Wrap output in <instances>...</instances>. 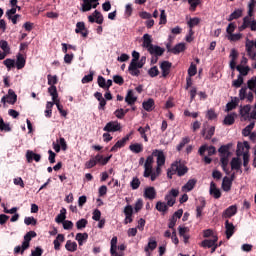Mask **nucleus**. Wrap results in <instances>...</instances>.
I'll use <instances>...</instances> for the list:
<instances>
[{
	"label": "nucleus",
	"instance_id": "obj_1",
	"mask_svg": "<svg viewBox=\"0 0 256 256\" xmlns=\"http://www.w3.org/2000/svg\"><path fill=\"white\" fill-rule=\"evenodd\" d=\"M171 166L173 173L178 177H183L189 172V168L185 164L181 163V161H175Z\"/></svg>",
	"mask_w": 256,
	"mask_h": 256
},
{
	"label": "nucleus",
	"instance_id": "obj_2",
	"mask_svg": "<svg viewBox=\"0 0 256 256\" xmlns=\"http://www.w3.org/2000/svg\"><path fill=\"white\" fill-rule=\"evenodd\" d=\"M131 135H133V132H130L121 140H118L110 149L111 153H117L119 149H122V147H125V145H127V142L131 139Z\"/></svg>",
	"mask_w": 256,
	"mask_h": 256
},
{
	"label": "nucleus",
	"instance_id": "obj_3",
	"mask_svg": "<svg viewBox=\"0 0 256 256\" xmlns=\"http://www.w3.org/2000/svg\"><path fill=\"white\" fill-rule=\"evenodd\" d=\"M99 5V0H83L81 11L82 13H87V11H91V9H97Z\"/></svg>",
	"mask_w": 256,
	"mask_h": 256
},
{
	"label": "nucleus",
	"instance_id": "obj_4",
	"mask_svg": "<svg viewBox=\"0 0 256 256\" xmlns=\"http://www.w3.org/2000/svg\"><path fill=\"white\" fill-rule=\"evenodd\" d=\"M103 131H106V133H117V131H121V124L118 121H110L105 125Z\"/></svg>",
	"mask_w": 256,
	"mask_h": 256
},
{
	"label": "nucleus",
	"instance_id": "obj_5",
	"mask_svg": "<svg viewBox=\"0 0 256 256\" xmlns=\"http://www.w3.org/2000/svg\"><path fill=\"white\" fill-rule=\"evenodd\" d=\"M254 97L253 92L250 91L247 93V86H244L239 90L240 101H245V99H247L248 103H253Z\"/></svg>",
	"mask_w": 256,
	"mask_h": 256
},
{
	"label": "nucleus",
	"instance_id": "obj_6",
	"mask_svg": "<svg viewBox=\"0 0 256 256\" xmlns=\"http://www.w3.org/2000/svg\"><path fill=\"white\" fill-rule=\"evenodd\" d=\"M33 237H37V233L35 231H29L28 233L25 234L24 241L22 242V253H25V251L29 249L31 239Z\"/></svg>",
	"mask_w": 256,
	"mask_h": 256
},
{
	"label": "nucleus",
	"instance_id": "obj_7",
	"mask_svg": "<svg viewBox=\"0 0 256 256\" xmlns=\"http://www.w3.org/2000/svg\"><path fill=\"white\" fill-rule=\"evenodd\" d=\"M123 213L125 215L124 225H129V223H133V206H125Z\"/></svg>",
	"mask_w": 256,
	"mask_h": 256
},
{
	"label": "nucleus",
	"instance_id": "obj_8",
	"mask_svg": "<svg viewBox=\"0 0 256 256\" xmlns=\"http://www.w3.org/2000/svg\"><path fill=\"white\" fill-rule=\"evenodd\" d=\"M205 151H208V157H212V155H215V153H217V149L215 148V146L207 145H202L199 148L198 153L201 157H205Z\"/></svg>",
	"mask_w": 256,
	"mask_h": 256
},
{
	"label": "nucleus",
	"instance_id": "obj_9",
	"mask_svg": "<svg viewBox=\"0 0 256 256\" xmlns=\"http://www.w3.org/2000/svg\"><path fill=\"white\" fill-rule=\"evenodd\" d=\"M152 155L153 157H157L156 163L158 167H163V165H165V154L162 150L156 149L152 152Z\"/></svg>",
	"mask_w": 256,
	"mask_h": 256
},
{
	"label": "nucleus",
	"instance_id": "obj_10",
	"mask_svg": "<svg viewBox=\"0 0 256 256\" xmlns=\"http://www.w3.org/2000/svg\"><path fill=\"white\" fill-rule=\"evenodd\" d=\"M171 67H173V63L169 61H163L160 64V69L162 71V77L165 79L169 73H171Z\"/></svg>",
	"mask_w": 256,
	"mask_h": 256
},
{
	"label": "nucleus",
	"instance_id": "obj_11",
	"mask_svg": "<svg viewBox=\"0 0 256 256\" xmlns=\"http://www.w3.org/2000/svg\"><path fill=\"white\" fill-rule=\"evenodd\" d=\"M110 255L111 256H124L123 252H117V236H114L110 242Z\"/></svg>",
	"mask_w": 256,
	"mask_h": 256
},
{
	"label": "nucleus",
	"instance_id": "obj_12",
	"mask_svg": "<svg viewBox=\"0 0 256 256\" xmlns=\"http://www.w3.org/2000/svg\"><path fill=\"white\" fill-rule=\"evenodd\" d=\"M219 241V237L212 236V239H205L201 242L200 247L213 249V245H215Z\"/></svg>",
	"mask_w": 256,
	"mask_h": 256
},
{
	"label": "nucleus",
	"instance_id": "obj_13",
	"mask_svg": "<svg viewBox=\"0 0 256 256\" xmlns=\"http://www.w3.org/2000/svg\"><path fill=\"white\" fill-rule=\"evenodd\" d=\"M237 215V206L236 205H231L229 206L223 213L222 217L224 219H231V217Z\"/></svg>",
	"mask_w": 256,
	"mask_h": 256
},
{
	"label": "nucleus",
	"instance_id": "obj_14",
	"mask_svg": "<svg viewBox=\"0 0 256 256\" xmlns=\"http://www.w3.org/2000/svg\"><path fill=\"white\" fill-rule=\"evenodd\" d=\"M241 165H243V162H241V158L239 157L232 158L230 162L232 171H239L240 173H243V170H241Z\"/></svg>",
	"mask_w": 256,
	"mask_h": 256
},
{
	"label": "nucleus",
	"instance_id": "obj_15",
	"mask_svg": "<svg viewBox=\"0 0 256 256\" xmlns=\"http://www.w3.org/2000/svg\"><path fill=\"white\" fill-rule=\"evenodd\" d=\"M225 229L226 239H229L230 237H233V235H235V225L229 222V220L225 221Z\"/></svg>",
	"mask_w": 256,
	"mask_h": 256
},
{
	"label": "nucleus",
	"instance_id": "obj_16",
	"mask_svg": "<svg viewBox=\"0 0 256 256\" xmlns=\"http://www.w3.org/2000/svg\"><path fill=\"white\" fill-rule=\"evenodd\" d=\"M138 133H140V137L144 139L145 143H149V137H147L148 131H151V126L147 124L145 127L140 126L137 129Z\"/></svg>",
	"mask_w": 256,
	"mask_h": 256
},
{
	"label": "nucleus",
	"instance_id": "obj_17",
	"mask_svg": "<svg viewBox=\"0 0 256 256\" xmlns=\"http://www.w3.org/2000/svg\"><path fill=\"white\" fill-rule=\"evenodd\" d=\"M144 197L146 199H150V201H153V199H155V197H157V191L155 190V187L150 186V187L145 188Z\"/></svg>",
	"mask_w": 256,
	"mask_h": 256
},
{
	"label": "nucleus",
	"instance_id": "obj_18",
	"mask_svg": "<svg viewBox=\"0 0 256 256\" xmlns=\"http://www.w3.org/2000/svg\"><path fill=\"white\" fill-rule=\"evenodd\" d=\"M210 195H212L214 199H221V190L217 188L215 182L210 183Z\"/></svg>",
	"mask_w": 256,
	"mask_h": 256
},
{
	"label": "nucleus",
	"instance_id": "obj_19",
	"mask_svg": "<svg viewBox=\"0 0 256 256\" xmlns=\"http://www.w3.org/2000/svg\"><path fill=\"white\" fill-rule=\"evenodd\" d=\"M75 33H80L82 37H87V35H89V32L85 28V22H77Z\"/></svg>",
	"mask_w": 256,
	"mask_h": 256
},
{
	"label": "nucleus",
	"instance_id": "obj_20",
	"mask_svg": "<svg viewBox=\"0 0 256 256\" xmlns=\"http://www.w3.org/2000/svg\"><path fill=\"white\" fill-rule=\"evenodd\" d=\"M150 55H155V57H161L163 53H165V49L161 48L160 46H151L148 50Z\"/></svg>",
	"mask_w": 256,
	"mask_h": 256
},
{
	"label": "nucleus",
	"instance_id": "obj_21",
	"mask_svg": "<svg viewBox=\"0 0 256 256\" xmlns=\"http://www.w3.org/2000/svg\"><path fill=\"white\" fill-rule=\"evenodd\" d=\"M26 159L28 163H32L33 160L36 161V163H39V161H41V155L35 154L33 151L28 150L26 153Z\"/></svg>",
	"mask_w": 256,
	"mask_h": 256
},
{
	"label": "nucleus",
	"instance_id": "obj_22",
	"mask_svg": "<svg viewBox=\"0 0 256 256\" xmlns=\"http://www.w3.org/2000/svg\"><path fill=\"white\" fill-rule=\"evenodd\" d=\"M6 99L9 105H15L17 103V94H15V91H13V89L8 90V95H6Z\"/></svg>",
	"mask_w": 256,
	"mask_h": 256
},
{
	"label": "nucleus",
	"instance_id": "obj_23",
	"mask_svg": "<svg viewBox=\"0 0 256 256\" xmlns=\"http://www.w3.org/2000/svg\"><path fill=\"white\" fill-rule=\"evenodd\" d=\"M142 47L147 49V51H149V49H151V47H153V40L151 39V35H149V34L143 35Z\"/></svg>",
	"mask_w": 256,
	"mask_h": 256
},
{
	"label": "nucleus",
	"instance_id": "obj_24",
	"mask_svg": "<svg viewBox=\"0 0 256 256\" xmlns=\"http://www.w3.org/2000/svg\"><path fill=\"white\" fill-rule=\"evenodd\" d=\"M65 242V235L58 234L56 239L53 241L55 251H60L61 243Z\"/></svg>",
	"mask_w": 256,
	"mask_h": 256
},
{
	"label": "nucleus",
	"instance_id": "obj_25",
	"mask_svg": "<svg viewBox=\"0 0 256 256\" xmlns=\"http://www.w3.org/2000/svg\"><path fill=\"white\" fill-rule=\"evenodd\" d=\"M220 163L223 171L226 173V175H229L231 172L229 171L228 165H229V156H221L220 157Z\"/></svg>",
	"mask_w": 256,
	"mask_h": 256
},
{
	"label": "nucleus",
	"instance_id": "obj_26",
	"mask_svg": "<svg viewBox=\"0 0 256 256\" xmlns=\"http://www.w3.org/2000/svg\"><path fill=\"white\" fill-rule=\"evenodd\" d=\"M232 186H233V182L231 181V179H229V177L225 176L222 181L223 191H225L226 193H229V191H231Z\"/></svg>",
	"mask_w": 256,
	"mask_h": 256
},
{
	"label": "nucleus",
	"instance_id": "obj_27",
	"mask_svg": "<svg viewBox=\"0 0 256 256\" xmlns=\"http://www.w3.org/2000/svg\"><path fill=\"white\" fill-rule=\"evenodd\" d=\"M113 157V155H110L108 157H103V155L97 154L94 159L96 161V163H100V165H107L109 163V161H111V158Z\"/></svg>",
	"mask_w": 256,
	"mask_h": 256
},
{
	"label": "nucleus",
	"instance_id": "obj_28",
	"mask_svg": "<svg viewBox=\"0 0 256 256\" xmlns=\"http://www.w3.org/2000/svg\"><path fill=\"white\" fill-rule=\"evenodd\" d=\"M142 107L145 111H153V107H155V100H153V98H149L147 101L142 103Z\"/></svg>",
	"mask_w": 256,
	"mask_h": 256
},
{
	"label": "nucleus",
	"instance_id": "obj_29",
	"mask_svg": "<svg viewBox=\"0 0 256 256\" xmlns=\"http://www.w3.org/2000/svg\"><path fill=\"white\" fill-rule=\"evenodd\" d=\"M236 70L240 73L241 77H247L251 68L249 66L237 65Z\"/></svg>",
	"mask_w": 256,
	"mask_h": 256
},
{
	"label": "nucleus",
	"instance_id": "obj_30",
	"mask_svg": "<svg viewBox=\"0 0 256 256\" xmlns=\"http://www.w3.org/2000/svg\"><path fill=\"white\" fill-rule=\"evenodd\" d=\"M48 93H50L52 101H54V103H57V101H59V93H57V86H50L48 88Z\"/></svg>",
	"mask_w": 256,
	"mask_h": 256
},
{
	"label": "nucleus",
	"instance_id": "obj_31",
	"mask_svg": "<svg viewBox=\"0 0 256 256\" xmlns=\"http://www.w3.org/2000/svg\"><path fill=\"white\" fill-rule=\"evenodd\" d=\"M125 101L128 103V105H135L137 97H135L133 90H128V93L125 97Z\"/></svg>",
	"mask_w": 256,
	"mask_h": 256
},
{
	"label": "nucleus",
	"instance_id": "obj_32",
	"mask_svg": "<svg viewBox=\"0 0 256 256\" xmlns=\"http://www.w3.org/2000/svg\"><path fill=\"white\" fill-rule=\"evenodd\" d=\"M195 185H197V180L196 179H190L183 187V191H193L195 189Z\"/></svg>",
	"mask_w": 256,
	"mask_h": 256
},
{
	"label": "nucleus",
	"instance_id": "obj_33",
	"mask_svg": "<svg viewBox=\"0 0 256 256\" xmlns=\"http://www.w3.org/2000/svg\"><path fill=\"white\" fill-rule=\"evenodd\" d=\"M129 149L132 153H143V144L141 143H134L129 146Z\"/></svg>",
	"mask_w": 256,
	"mask_h": 256
},
{
	"label": "nucleus",
	"instance_id": "obj_34",
	"mask_svg": "<svg viewBox=\"0 0 256 256\" xmlns=\"http://www.w3.org/2000/svg\"><path fill=\"white\" fill-rule=\"evenodd\" d=\"M25 63H27V61L25 60L23 54H18L16 58V68L23 69V67H25Z\"/></svg>",
	"mask_w": 256,
	"mask_h": 256
},
{
	"label": "nucleus",
	"instance_id": "obj_35",
	"mask_svg": "<svg viewBox=\"0 0 256 256\" xmlns=\"http://www.w3.org/2000/svg\"><path fill=\"white\" fill-rule=\"evenodd\" d=\"M229 149H231V145H222L218 149V153L220 154V157H229Z\"/></svg>",
	"mask_w": 256,
	"mask_h": 256
},
{
	"label": "nucleus",
	"instance_id": "obj_36",
	"mask_svg": "<svg viewBox=\"0 0 256 256\" xmlns=\"http://www.w3.org/2000/svg\"><path fill=\"white\" fill-rule=\"evenodd\" d=\"M157 249V241L154 238H150L148 245L144 248V251L148 253V251H155Z\"/></svg>",
	"mask_w": 256,
	"mask_h": 256
},
{
	"label": "nucleus",
	"instance_id": "obj_37",
	"mask_svg": "<svg viewBox=\"0 0 256 256\" xmlns=\"http://www.w3.org/2000/svg\"><path fill=\"white\" fill-rule=\"evenodd\" d=\"M185 49V43H178L172 48V53L173 55H179V53H183Z\"/></svg>",
	"mask_w": 256,
	"mask_h": 256
},
{
	"label": "nucleus",
	"instance_id": "obj_38",
	"mask_svg": "<svg viewBox=\"0 0 256 256\" xmlns=\"http://www.w3.org/2000/svg\"><path fill=\"white\" fill-rule=\"evenodd\" d=\"M237 105H239V98L235 97L231 102L226 104V111H233V109H237Z\"/></svg>",
	"mask_w": 256,
	"mask_h": 256
},
{
	"label": "nucleus",
	"instance_id": "obj_39",
	"mask_svg": "<svg viewBox=\"0 0 256 256\" xmlns=\"http://www.w3.org/2000/svg\"><path fill=\"white\" fill-rule=\"evenodd\" d=\"M128 71L132 77H139L141 75V71L135 67V63L129 64Z\"/></svg>",
	"mask_w": 256,
	"mask_h": 256
},
{
	"label": "nucleus",
	"instance_id": "obj_40",
	"mask_svg": "<svg viewBox=\"0 0 256 256\" xmlns=\"http://www.w3.org/2000/svg\"><path fill=\"white\" fill-rule=\"evenodd\" d=\"M156 209L160 213H167V211H169V206L165 202L158 201L156 203Z\"/></svg>",
	"mask_w": 256,
	"mask_h": 256
},
{
	"label": "nucleus",
	"instance_id": "obj_41",
	"mask_svg": "<svg viewBox=\"0 0 256 256\" xmlns=\"http://www.w3.org/2000/svg\"><path fill=\"white\" fill-rule=\"evenodd\" d=\"M65 249L67 251H70V253H75L77 250V242H72L71 240H68L65 244Z\"/></svg>",
	"mask_w": 256,
	"mask_h": 256
},
{
	"label": "nucleus",
	"instance_id": "obj_42",
	"mask_svg": "<svg viewBox=\"0 0 256 256\" xmlns=\"http://www.w3.org/2000/svg\"><path fill=\"white\" fill-rule=\"evenodd\" d=\"M0 131H5V133H9L11 131V125L9 123H5L3 117L0 116Z\"/></svg>",
	"mask_w": 256,
	"mask_h": 256
},
{
	"label": "nucleus",
	"instance_id": "obj_43",
	"mask_svg": "<svg viewBox=\"0 0 256 256\" xmlns=\"http://www.w3.org/2000/svg\"><path fill=\"white\" fill-rule=\"evenodd\" d=\"M253 129H255V122H251L248 126H246L242 130V135L244 137H249V134L253 131Z\"/></svg>",
	"mask_w": 256,
	"mask_h": 256
},
{
	"label": "nucleus",
	"instance_id": "obj_44",
	"mask_svg": "<svg viewBox=\"0 0 256 256\" xmlns=\"http://www.w3.org/2000/svg\"><path fill=\"white\" fill-rule=\"evenodd\" d=\"M199 23H201V18H198V17L190 18L189 21H187V25L189 29H193V27H197Z\"/></svg>",
	"mask_w": 256,
	"mask_h": 256
},
{
	"label": "nucleus",
	"instance_id": "obj_45",
	"mask_svg": "<svg viewBox=\"0 0 256 256\" xmlns=\"http://www.w3.org/2000/svg\"><path fill=\"white\" fill-rule=\"evenodd\" d=\"M235 117H237V114L235 113L228 114L224 118V125H233V123H235Z\"/></svg>",
	"mask_w": 256,
	"mask_h": 256
},
{
	"label": "nucleus",
	"instance_id": "obj_46",
	"mask_svg": "<svg viewBox=\"0 0 256 256\" xmlns=\"http://www.w3.org/2000/svg\"><path fill=\"white\" fill-rule=\"evenodd\" d=\"M188 143H191V138H189V136L182 138L181 142L176 147L177 151H182L183 147H185V145H188Z\"/></svg>",
	"mask_w": 256,
	"mask_h": 256
},
{
	"label": "nucleus",
	"instance_id": "obj_47",
	"mask_svg": "<svg viewBox=\"0 0 256 256\" xmlns=\"http://www.w3.org/2000/svg\"><path fill=\"white\" fill-rule=\"evenodd\" d=\"M93 17H95L96 23L98 25H103L104 18H103V14H101V12H99L98 10H95L93 12Z\"/></svg>",
	"mask_w": 256,
	"mask_h": 256
},
{
	"label": "nucleus",
	"instance_id": "obj_48",
	"mask_svg": "<svg viewBox=\"0 0 256 256\" xmlns=\"http://www.w3.org/2000/svg\"><path fill=\"white\" fill-rule=\"evenodd\" d=\"M206 202L205 200L201 201V205L196 207V217L199 219L203 215V209H205Z\"/></svg>",
	"mask_w": 256,
	"mask_h": 256
},
{
	"label": "nucleus",
	"instance_id": "obj_49",
	"mask_svg": "<svg viewBox=\"0 0 256 256\" xmlns=\"http://www.w3.org/2000/svg\"><path fill=\"white\" fill-rule=\"evenodd\" d=\"M47 79H48V85H50V87L57 85V83L59 81V79L57 78V75L53 76L51 74H48Z\"/></svg>",
	"mask_w": 256,
	"mask_h": 256
},
{
	"label": "nucleus",
	"instance_id": "obj_50",
	"mask_svg": "<svg viewBox=\"0 0 256 256\" xmlns=\"http://www.w3.org/2000/svg\"><path fill=\"white\" fill-rule=\"evenodd\" d=\"M249 113H251V105H249V104L244 105V106L240 109V115H241V117H247V115H249Z\"/></svg>",
	"mask_w": 256,
	"mask_h": 256
},
{
	"label": "nucleus",
	"instance_id": "obj_51",
	"mask_svg": "<svg viewBox=\"0 0 256 256\" xmlns=\"http://www.w3.org/2000/svg\"><path fill=\"white\" fill-rule=\"evenodd\" d=\"M249 152L243 153V167L245 168V171H249Z\"/></svg>",
	"mask_w": 256,
	"mask_h": 256
},
{
	"label": "nucleus",
	"instance_id": "obj_52",
	"mask_svg": "<svg viewBox=\"0 0 256 256\" xmlns=\"http://www.w3.org/2000/svg\"><path fill=\"white\" fill-rule=\"evenodd\" d=\"M243 82H244L243 76L238 75V78L236 80H233L232 87L239 89V87H241V85H243Z\"/></svg>",
	"mask_w": 256,
	"mask_h": 256
},
{
	"label": "nucleus",
	"instance_id": "obj_53",
	"mask_svg": "<svg viewBox=\"0 0 256 256\" xmlns=\"http://www.w3.org/2000/svg\"><path fill=\"white\" fill-rule=\"evenodd\" d=\"M130 186L134 191L137 190L139 187H141V180H139L137 177H134L130 182Z\"/></svg>",
	"mask_w": 256,
	"mask_h": 256
},
{
	"label": "nucleus",
	"instance_id": "obj_54",
	"mask_svg": "<svg viewBox=\"0 0 256 256\" xmlns=\"http://www.w3.org/2000/svg\"><path fill=\"white\" fill-rule=\"evenodd\" d=\"M5 67H7L8 71H11L13 67H15V60L11 58H7L6 60L3 61Z\"/></svg>",
	"mask_w": 256,
	"mask_h": 256
},
{
	"label": "nucleus",
	"instance_id": "obj_55",
	"mask_svg": "<svg viewBox=\"0 0 256 256\" xmlns=\"http://www.w3.org/2000/svg\"><path fill=\"white\" fill-rule=\"evenodd\" d=\"M247 89H250V91H254L256 89V76L247 81Z\"/></svg>",
	"mask_w": 256,
	"mask_h": 256
},
{
	"label": "nucleus",
	"instance_id": "obj_56",
	"mask_svg": "<svg viewBox=\"0 0 256 256\" xmlns=\"http://www.w3.org/2000/svg\"><path fill=\"white\" fill-rule=\"evenodd\" d=\"M241 15H243V11L235 10L234 12H232L230 14L228 21H233L234 19H239V17H241Z\"/></svg>",
	"mask_w": 256,
	"mask_h": 256
},
{
	"label": "nucleus",
	"instance_id": "obj_57",
	"mask_svg": "<svg viewBox=\"0 0 256 256\" xmlns=\"http://www.w3.org/2000/svg\"><path fill=\"white\" fill-rule=\"evenodd\" d=\"M0 48L5 53H11V48L9 47V43L7 41H5V40H1L0 41Z\"/></svg>",
	"mask_w": 256,
	"mask_h": 256
},
{
	"label": "nucleus",
	"instance_id": "obj_58",
	"mask_svg": "<svg viewBox=\"0 0 256 256\" xmlns=\"http://www.w3.org/2000/svg\"><path fill=\"white\" fill-rule=\"evenodd\" d=\"M89 222L87 221V219H85V218H82V219H80V220H78L77 222H76V227H77V229H85L86 227H87V224H88Z\"/></svg>",
	"mask_w": 256,
	"mask_h": 256
},
{
	"label": "nucleus",
	"instance_id": "obj_59",
	"mask_svg": "<svg viewBox=\"0 0 256 256\" xmlns=\"http://www.w3.org/2000/svg\"><path fill=\"white\" fill-rule=\"evenodd\" d=\"M249 25H251V20L246 16L243 19V24L239 27V31H245Z\"/></svg>",
	"mask_w": 256,
	"mask_h": 256
},
{
	"label": "nucleus",
	"instance_id": "obj_60",
	"mask_svg": "<svg viewBox=\"0 0 256 256\" xmlns=\"http://www.w3.org/2000/svg\"><path fill=\"white\" fill-rule=\"evenodd\" d=\"M93 75H95V72L93 71H90V73L88 75H85L83 78H82V83L85 84V83H91V81H93Z\"/></svg>",
	"mask_w": 256,
	"mask_h": 256
},
{
	"label": "nucleus",
	"instance_id": "obj_61",
	"mask_svg": "<svg viewBox=\"0 0 256 256\" xmlns=\"http://www.w3.org/2000/svg\"><path fill=\"white\" fill-rule=\"evenodd\" d=\"M165 201H167V206L168 207H173V205H175V202H176V198H174L173 196L171 195H166L165 196Z\"/></svg>",
	"mask_w": 256,
	"mask_h": 256
},
{
	"label": "nucleus",
	"instance_id": "obj_62",
	"mask_svg": "<svg viewBox=\"0 0 256 256\" xmlns=\"http://www.w3.org/2000/svg\"><path fill=\"white\" fill-rule=\"evenodd\" d=\"M188 75L189 77H195L197 75V66L195 64H191L188 69Z\"/></svg>",
	"mask_w": 256,
	"mask_h": 256
},
{
	"label": "nucleus",
	"instance_id": "obj_63",
	"mask_svg": "<svg viewBox=\"0 0 256 256\" xmlns=\"http://www.w3.org/2000/svg\"><path fill=\"white\" fill-rule=\"evenodd\" d=\"M148 75L152 78L157 77V75H159V68H157V66H153L148 70Z\"/></svg>",
	"mask_w": 256,
	"mask_h": 256
},
{
	"label": "nucleus",
	"instance_id": "obj_64",
	"mask_svg": "<svg viewBox=\"0 0 256 256\" xmlns=\"http://www.w3.org/2000/svg\"><path fill=\"white\" fill-rule=\"evenodd\" d=\"M24 223L25 225H37V219H35L34 217H26L24 219Z\"/></svg>",
	"mask_w": 256,
	"mask_h": 256
}]
</instances>
